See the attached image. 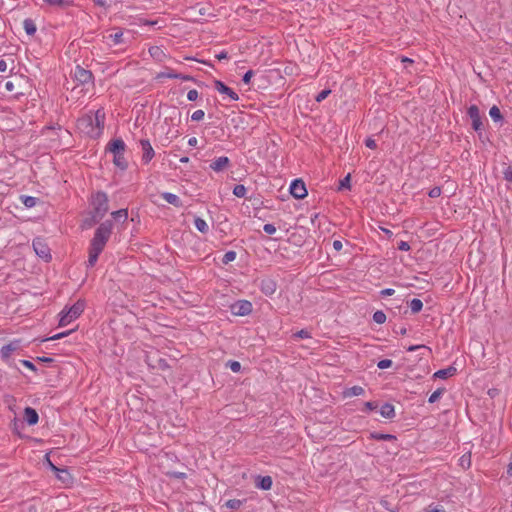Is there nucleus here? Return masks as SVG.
Listing matches in <instances>:
<instances>
[{"label":"nucleus","mask_w":512,"mask_h":512,"mask_svg":"<svg viewBox=\"0 0 512 512\" xmlns=\"http://www.w3.org/2000/svg\"><path fill=\"white\" fill-rule=\"evenodd\" d=\"M112 221L107 220L99 225L95 230L94 236L90 242L89 256L87 261V267L92 268L95 266L99 255L104 250L106 243L108 242L112 233Z\"/></svg>","instance_id":"obj_1"},{"label":"nucleus","mask_w":512,"mask_h":512,"mask_svg":"<svg viewBox=\"0 0 512 512\" xmlns=\"http://www.w3.org/2000/svg\"><path fill=\"white\" fill-rule=\"evenodd\" d=\"M105 111L100 108L95 113H87L77 120L78 130L92 139L99 138L104 130Z\"/></svg>","instance_id":"obj_2"},{"label":"nucleus","mask_w":512,"mask_h":512,"mask_svg":"<svg viewBox=\"0 0 512 512\" xmlns=\"http://www.w3.org/2000/svg\"><path fill=\"white\" fill-rule=\"evenodd\" d=\"M93 210L91 212L94 223L99 222L108 212V197L104 192H97L92 199Z\"/></svg>","instance_id":"obj_3"},{"label":"nucleus","mask_w":512,"mask_h":512,"mask_svg":"<svg viewBox=\"0 0 512 512\" xmlns=\"http://www.w3.org/2000/svg\"><path fill=\"white\" fill-rule=\"evenodd\" d=\"M85 302L78 300L71 307L64 308L60 313L59 326L63 327L77 319L84 311Z\"/></svg>","instance_id":"obj_4"},{"label":"nucleus","mask_w":512,"mask_h":512,"mask_svg":"<svg viewBox=\"0 0 512 512\" xmlns=\"http://www.w3.org/2000/svg\"><path fill=\"white\" fill-rule=\"evenodd\" d=\"M467 114L472 121V128L476 132L481 133L483 130V123L478 106L471 105L467 110Z\"/></svg>","instance_id":"obj_5"},{"label":"nucleus","mask_w":512,"mask_h":512,"mask_svg":"<svg viewBox=\"0 0 512 512\" xmlns=\"http://www.w3.org/2000/svg\"><path fill=\"white\" fill-rule=\"evenodd\" d=\"M231 312L236 316H246L252 312V303L247 300H239L231 305Z\"/></svg>","instance_id":"obj_6"},{"label":"nucleus","mask_w":512,"mask_h":512,"mask_svg":"<svg viewBox=\"0 0 512 512\" xmlns=\"http://www.w3.org/2000/svg\"><path fill=\"white\" fill-rule=\"evenodd\" d=\"M33 249L35 253L45 261H49L51 259L50 248L45 243V241L41 238H36L33 240Z\"/></svg>","instance_id":"obj_7"},{"label":"nucleus","mask_w":512,"mask_h":512,"mask_svg":"<svg viewBox=\"0 0 512 512\" xmlns=\"http://www.w3.org/2000/svg\"><path fill=\"white\" fill-rule=\"evenodd\" d=\"M290 193L296 199H303L307 196L305 183L301 179H295L290 185Z\"/></svg>","instance_id":"obj_8"},{"label":"nucleus","mask_w":512,"mask_h":512,"mask_svg":"<svg viewBox=\"0 0 512 512\" xmlns=\"http://www.w3.org/2000/svg\"><path fill=\"white\" fill-rule=\"evenodd\" d=\"M74 79L80 84L90 83L93 79V74L90 70H86L83 67L77 65L74 70Z\"/></svg>","instance_id":"obj_9"},{"label":"nucleus","mask_w":512,"mask_h":512,"mask_svg":"<svg viewBox=\"0 0 512 512\" xmlns=\"http://www.w3.org/2000/svg\"><path fill=\"white\" fill-rule=\"evenodd\" d=\"M214 87L219 93L227 95L232 101H238V94L234 92L230 87L225 85L222 81L215 80Z\"/></svg>","instance_id":"obj_10"},{"label":"nucleus","mask_w":512,"mask_h":512,"mask_svg":"<svg viewBox=\"0 0 512 512\" xmlns=\"http://www.w3.org/2000/svg\"><path fill=\"white\" fill-rule=\"evenodd\" d=\"M140 145L143 151L142 161L147 164L153 159L155 155L154 149L151 146L150 141L147 139H142L140 141Z\"/></svg>","instance_id":"obj_11"},{"label":"nucleus","mask_w":512,"mask_h":512,"mask_svg":"<svg viewBox=\"0 0 512 512\" xmlns=\"http://www.w3.org/2000/svg\"><path fill=\"white\" fill-rule=\"evenodd\" d=\"M20 347L19 341L10 342L7 345H4L0 350L1 358L4 361H8L11 354L16 351Z\"/></svg>","instance_id":"obj_12"},{"label":"nucleus","mask_w":512,"mask_h":512,"mask_svg":"<svg viewBox=\"0 0 512 512\" xmlns=\"http://www.w3.org/2000/svg\"><path fill=\"white\" fill-rule=\"evenodd\" d=\"M230 164V160L226 156L216 158L211 164L210 168L215 172H220L226 169Z\"/></svg>","instance_id":"obj_13"},{"label":"nucleus","mask_w":512,"mask_h":512,"mask_svg":"<svg viewBox=\"0 0 512 512\" xmlns=\"http://www.w3.org/2000/svg\"><path fill=\"white\" fill-rule=\"evenodd\" d=\"M125 143L122 139H114L109 144V150L115 155V154H124L125 151Z\"/></svg>","instance_id":"obj_14"},{"label":"nucleus","mask_w":512,"mask_h":512,"mask_svg":"<svg viewBox=\"0 0 512 512\" xmlns=\"http://www.w3.org/2000/svg\"><path fill=\"white\" fill-rule=\"evenodd\" d=\"M24 419L29 425H35L38 423L39 416L35 409L26 407L24 409Z\"/></svg>","instance_id":"obj_15"},{"label":"nucleus","mask_w":512,"mask_h":512,"mask_svg":"<svg viewBox=\"0 0 512 512\" xmlns=\"http://www.w3.org/2000/svg\"><path fill=\"white\" fill-rule=\"evenodd\" d=\"M276 282L272 279H264L261 281V291L265 295H272L276 291Z\"/></svg>","instance_id":"obj_16"},{"label":"nucleus","mask_w":512,"mask_h":512,"mask_svg":"<svg viewBox=\"0 0 512 512\" xmlns=\"http://www.w3.org/2000/svg\"><path fill=\"white\" fill-rule=\"evenodd\" d=\"M161 197L169 204L174 205L175 207H181L182 202L180 198L173 193L170 192H164L161 194Z\"/></svg>","instance_id":"obj_17"},{"label":"nucleus","mask_w":512,"mask_h":512,"mask_svg":"<svg viewBox=\"0 0 512 512\" xmlns=\"http://www.w3.org/2000/svg\"><path fill=\"white\" fill-rule=\"evenodd\" d=\"M272 478L270 476H258L256 487L262 490H269L272 487Z\"/></svg>","instance_id":"obj_18"},{"label":"nucleus","mask_w":512,"mask_h":512,"mask_svg":"<svg viewBox=\"0 0 512 512\" xmlns=\"http://www.w3.org/2000/svg\"><path fill=\"white\" fill-rule=\"evenodd\" d=\"M380 414L386 419H392L395 417L394 406L390 403H385L381 406Z\"/></svg>","instance_id":"obj_19"},{"label":"nucleus","mask_w":512,"mask_h":512,"mask_svg":"<svg viewBox=\"0 0 512 512\" xmlns=\"http://www.w3.org/2000/svg\"><path fill=\"white\" fill-rule=\"evenodd\" d=\"M455 373H456V368L453 366H450L446 369H441V370L436 371L434 373V377L440 378V379H446L450 376H453Z\"/></svg>","instance_id":"obj_20"},{"label":"nucleus","mask_w":512,"mask_h":512,"mask_svg":"<svg viewBox=\"0 0 512 512\" xmlns=\"http://www.w3.org/2000/svg\"><path fill=\"white\" fill-rule=\"evenodd\" d=\"M370 438L378 441H395L396 436L392 434H384L380 432H372L370 433Z\"/></svg>","instance_id":"obj_21"},{"label":"nucleus","mask_w":512,"mask_h":512,"mask_svg":"<svg viewBox=\"0 0 512 512\" xmlns=\"http://www.w3.org/2000/svg\"><path fill=\"white\" fill-rule=\"evenodd\" d=\"M194 226L201 233H207L209 230V226L206 221L200 217H196L194 219Z\"/></svg>","instance_id":"obj_22"},{"label":"nucleus","mask_w":512,"mask_h":512,"mask_svg":"<svg viewBox=\"0 0 512 512\" xmlns=\"http://www.w3.org/2000/svg\"><path fill=\"white\" fill-rule=\"evenodd\" d=\"M23 28L28 35H34L36 33V25L32 19H25L23 21Z\"/></svg>","instance_id":"obj_23"},{"label":"nucleus","mask_w":512,"mask_h":512,"mask_svg":"<svg viewBox=\"0 0 512 512\" xmlns=\"http://www.w3.org/2000/svg\"><path fill=\"white\" fill-rule=\"evenodd\" d=\"M113 162L121 170H125L128 167V163L124 157V154H115Z\"/></svg>","instance_id":"obj_24"},{"label":"nucleus","mask_w":512,"mask_h":512,"mask_svg":"<svg viewBox=\"0 0 512 512\" xmlns=\"http://www.w3.org/2000/svg\"><path fill=\"white\" fill-rule=\"evenodd\" d=\"M365 392L364 388L361 387V386H353L349 389H347L345 392H344V395L346 397H352V396H360V395H363Z\"/></svg>","instance_id":"obj_25"},{"label":"nucleus","mask_w":512,"mask_h":512,"mask_svg":"<svg viewBox=\"0 0 512 512\" xmlns=\"http://www.w3.org/2000/svg\"><path fill=\"white\" fill-rule=\"evenodd\" d=\"M149 53L154 59L158 61H162L163 57H165L164 51L158 46L150 47Z\"/></svg>","instance_id":"obj_26"},{"label":"nucleus","mask_w":512,"mask_h":512,"mask_svg":"<svg viewBox=\"0 0 512 512\" xmlns=\"http://www.w3.org/2000/svg\"><path fill=\"white\" fill-rule=\"evenodd\" d=\"M20 200L22 204L27 208H32L36 205L38 199L36 197L21 195Z\"/></svg>","instance_id":"obj_27"},{"label":"nucleus","mask_w":512,"mask_h":512,"mask_svg":"<svg viewBox=\"0 0 512 512\" xmlns=\"http://www.w3.org/2000/svg\"><path fill=\"white\" fill-rule=\"evenodd\" d=\"M56 477L63 483H68L71 479V475L65 468H60L59 471L55 472Z\"/></svg>","instance_id":"obj_28"},{"label":"nucleus","mask_w":512,"mask_h":512,"mask_svg":"<svg viewBox=\"0 0 512 512\" xmlns=\"http://www.w3.org/2000/svg\"><path fill=\"white\" fill-rule=\"evenodd\" d=\"M112 217L116 221H122L125 222L128 218V210L127 209H120L117 211L112 212Z\"/></svg>","instance_id":"obj_29"},{"label":"nucleus","mask_w":512,"mask_h":512,"mask_svg":"<svg viewBox=\"0 0 512 512\" xmlns=\"http://www.w3.org/2000/svg\"><path fill=\"white\" fill-rule=\"evenodd\" d=\"M409 307L411 309V312L415 314L422 310L423 303L420 299L414 298L410 301Z\"/></svg>","instance_id":"obj_30"},{"label":"nucleus","mask_w":512,"mask_h":512,"mask_svg":"<svg viewBox=\"0 0 512 512\" xmlns=\"http://www.w3.org/2000/svg\"><path fill=\"white\" fill-rule=\"evenodd\" d=\"M162 78L176 79L178 78V73L174 72L172 69L167 68L166 71L160 72L156 76V79L158 80Z\"/></svg>","instance_id":"obj_31"},{"label":"nucleus","mask_w":512,"mask_h":512,"mask_svg":"<svg viewBox=\"0 0 512 512\" xmlns=\"http://www.w3.org/2000/svg\"><path fill=\"white\" fill-rule=\"evenodd\" d=\"M45 3H47L50 6L59 7V8H65L70 6V2L67 0H43Z\"/></svg>","instance_id":"obj_32"},{"label":"nucleus","mask_w":512,"mask_h":512,"mask_svg":"<svg viewBox=\"0 0 512 512\" xmlns=\"http://www.w3.org/2000/svg\"><path fill=\"white\" fill-rule=\"evenodd\" d=\"M489 115L495 122L503 119L500 109L495 105L490 108Z\"/></svg>","instance_id":"obj_33"},{"label":"nucleus","mask_w":512,"mask_h":512,"mask_svg":"<svg viewBox=\"0 0 512 512\" xmlns=\"http://www.w3.org/2000/svg\"><path fill=\"white\" fill-rule=\"evenodd\" d=\"M243 504L242 500L239 499H230L225 503V506L231 510L239 509Z\"/></svg>","instance_id":"obj_34"},{"label":"nucleus","mask_w":512,"mask_h":512,"mask_svg":"<svg viewBox=\"0 0 512 512\" xmlns=\"http://www.w3.org/2000/svg\"><path fill=\"white\" fill-rule=\"evenodd\" d=\"M108 38L111 39V41L115 45L121 44L123 42V32L121 30H118L113 34H110Z\"/></svg>","instance_id":"obj_35"},{"label":"nucleus","mask_w":512,"mask_h":512,"mask_svg":"<svg viewBox=\"0 0 512 512\" xmlns=\"http://www.w3.org/2000/svg\"><path fill=\"white\" fill-rule=\"evenodd\" d=\"M246 192H247V189H246V187H245L244 185H242V184L235 185V187H234V189H233V194H234L236 197H239V198L245 197Z\"/></svg>","instance_id":"obj_36"},{"label":"nucleus","mask_w":512,"mask_h":512,"mask_svg":"<svg viewBox=\"0 0 512 512\" xmlns=\"http://www.w3.org/2000/svg\"><path fill=\"white\" fill-rule=\"evenodd\" d=\"M445 392V388H438L436 391H434L430 397H429V403H435L439 400V398L442 396V394Z\"/></svg>","instance_id":"obj_37"},{"label":"nucleus","mask_w":512,"mask_h":512,"mask_svg":"<svg viewBox=\"0 0 512 512\" xmlns=\"http://www.w3.org/2000/svg\"><path fill=\"white\" fill-rule=\"evenodd\" d=\"M373 320L377 324H383L386 321V315L383 311L378 310L373 314Z\"/></svg>","instance_id":"obj_38"},{"label":"nucleus","mask_w":512,"mask_h":512,"mask_svg":"<svg viewBox=\"0 0 512 512\" xmlns=\"http://www.w3.org/2000/svg\"><path fill=\"white\" fill-rule=\"evenodd\" d=\"M236 259V252L235 251H227L223 258H222V263L223 264H228L232 261H234Z\"/></svg>","instance_id":"obj_39"},{"label":"nucleus","mask_w":512,"mask_h":512,"mask_svg":"<svg viewBox=\"0 0 512 512\" xmlns=\"http://www.w3.org/2000/svg\"><path fill=\"white\" fill-rule=\"evenodd\" d=\"M421 512H446L443 506L440 505H429L425 507Z\"/></svg>","instance_id":"obj_40"},{"label":"nucleus","mask_w":512,"mask_h":512,"mask_svg":"<svg viewBox=\"0 0 512 512\" xmlns=\"http://www.w3.org/2000/svg\"><path fill=\"white\" fill-rule=\"evenodd\" d=\"M226 366L229 367L234 373H238L241 370V364L238 361L230 360L227 362Z\"/></svg>","instance_id":"obj_41"},{"label":"nucleus","mask_w":512,"mask_h":512,"mask_svg":"<svg viewBox=\"0 0 512 512\" xmlns=\"http://www.w3.org/2000/svg\"><path fill=\"white\" fill-rule=\"evenodd\" d=\"M459 461H460V466L465 469H468L471 465L470 455H463Z\"/></svg>","instance_id":"obj_42"},{"label":"nucleus","mask_w":512,"mask_h":512,"mask_svg":"<svg viewBox=\"0 0 512 512\" xmlns=\"http://www.w3.org/2000/svg\"><path fill=\"white\" fill-rule=\"evenodd\" d=\"M330 93H331L330 89H324L320 93L317 94V96L315 97V100L317 102H322L324 99H326L328 97V95Z\"/></svg>","instance_id":"obj_43"},{"label":"nucleus","mask_w":512,"mask_h":512,"mask_svg":"<svg viewBox=\"0 0 512 512\" xmlns=\"http://www.w3.org/2000/svg\"><path fill=\"white\" fill-rule=\"evenodd\" d=\"M205 116V113L203 110H196L191 115L192 121H201Z\"/></svg>","instance_id":"obj_44"},{"label":"nucleus","mask_w":512,"mask_h":512,"mask_svg":"<svg viewBox=\"0 0 512 512\" xmlns=\"http://www.w3.org/2000/svg\"><path fill=\"white\" fill-rule=\"evenodd\" d=\"M392 366V360L390 359H382L377 363V367L379 369H386Z\"/></svg>","instance_id":"obj_45"},{"label":"nucleus","mask_w":512,"mask_h":512,"mask_svg":"<svg viewBox=\"0 0 512 512\" xmlns=\"http://www.w3.org/2000/svg\"><path fill=\"white\" fill-rule=\"evenodd\" d=\"M428 195L429 197L431 198H437L441 195V188L438 187V186H435L433 187L429 192H428Z\"/></svg>","instance_id":"obj_46"},{"label":"nucleus","mask_w":512,"mask_h":512,"mask_svg":"<svg viewBox=\"0 0 512 512\" xmlns=\"http://www.w3.org/2000/svg\"><path fill=\"white\" fill-rule=\"evenodd\" d=\"M263 231L269 235H272L276 232V227L273 224H265L263 226Z\"/></svg>","instance_id":"obj_47"},{"label":"nucleus","mask_w":512,"mask_h":512,"mask_svg":"<svg viewBox=\"0 0 512 512\" xmlns=\"http://www.w3.org/2000/svg\"><path fill=\"white\" fill-rule=\"evenodd\" d=\"M350 180H351V177H350V174H348L347 176L344 177V179H342L340 181V189L342 188H350Z\"/></svg>","instance_id":"obj_48"},{"label":"nucleus","mask_w":512,"mask_h":512,"mask_svg":"<svg viewBox=\"0 0 512 512\" xmlns=\"http://www.w3.org/2000/svg\"><path fill=\"white\" fill-rule=\"evenodd\" d=\"M294 337L304 339V338H310V337H311V335H310V333H309L307 330L302 329V330H300V331L296 332V333L294 334Z\"/></svg>","instance_id":"obj_49"},{"label":"nucleus","mask_w":512,"mask_h":512,"mask_svg":"<svg viewBox=\"0 0 512 512\" xmlns=\"http://www.w3.org/2000/svg\"><path fill=\"white\" fill-rule=\"evenodd\" d=\"M198 95H199V94H198V91H197V90H195V89H192V90L188 91V93H187V99H188L189 101H195V100L198 98Z\"/></svg>","instance_id":"obj_50"},{"label":"nucleus","mask_w":512,"mask_h":512,"mask_svg":"<svg viewBox=\"0 0 512 512\" xmlns=\"http://www.w3.org/2000/svg\"><path fill=\"white\" fill-rule=\"evenodd\" d=\"M253 75H254V72H253L252 70H248V71L244 74V76H243V78H242V81H243L245 84H249V83H250V81H251V78L253 77Z\"/></svg>","instance_id":"obj_51"},{"label":"nucleus","mask_w":512,"mask_h":512,"mask_svg":"<svg viewBox=\"0 0 512 512\" xmlns=\"http://www.w3.org/2000/svg\"><path fill=\"white\" fill-rule=\"evenodd\" d=\"M365 145L370 148V149H376L377 148V144H376V141L369 137L365 140Z\"/></svg>","instance_id":"obj_52"},{"label":"nucleus","mask_w":512,"mask_h":512,"mask_svg":"<svg viewBox=\"0 0 512 512\" xmlns=\"http://www.w3.org/2000/svg\"><path fill=\"white\" fill-rule=\"evenodd\" d=\"M397 248H398L399 250H401V251H409V250H410V245H409V243H408V242H406V241H400V242L398 243Z\"/></svg>","instance_id":"obj_53"},{"label":"nucleus","mask_w":512,"mask_h":512,"mask_svg":"<svg viewBox=\"0 0 512 512\" xmlns=\"http://www.w3.org/2000/svg\"><path fill=\"white\" fill-rule=\"evenodd\" d=\"M71 333V331H67V332H62V333H58L50 338H48L47 340H57V339H61L67 335H69Z\"/></svg>","instance_id":"obj_54"},{"label":"nucleus","mask_w":512,"mask_h":512,"mask_svg":"<svg viewBox=\"0 0 512 512\" xmlns=\"http://www.w3.org/2000/svg\"><path fill=\"white\" fill-rule=\"evenodd\" d=\"M504 178H505V180L512 182V168L511 167H508L504 171Z\"/></svg>","instance_id":"obj_55"},{"label":"nucleus","mask_w":512,"mask_h":512,"mask_svg":"<svg viewBox=\"0 0 512 512\" xmlns=\"http://www.w3.org/2000/svg\"><path fill=\"white\" fill-rule=\"evenodd\" d=\"M21 363L23 366L27 367L30 370H36L35 365L29 360H22Z\"/></svg>","instance_id":"obj_56"},{"label":"nucleus","mask_w":512,"mask_h":512,"mask_svg":"<svg viewBox=\"0 0 512 512\" xmlns=\"http://www.w3.org/2000/svg\"><path fill=\"white\" fill-rule=\"evenodd\" d=\"M395 293V290L392 289V288H386V289H383L380 294L382 296H392L393 294Z\"/></svg>","instance_id":"obj_57"},{"label":"nucleus","mask_w":512,"mask_h":512,"mask_svg":"<svg viewBox=\"0 0 512 512\" xmlns=\"http://www.w3.org/2000/svg\"><path fill=\"white\" fill-rule=\"evenodd\" d=\"M8 69V64L4 59H0V72L4 73Z\"/></svg>","instance_id":"obj_58"},{"label":"nucleus","mask_w":512,"mask_h":512,"mask_svg":"<svg viewBox=\"0 0 512 512\" xmlns=\"http://www.w3.org/2000/svg\"><path fill=\"white\" fill-rule=\"evenodd\" d=\"M365 408L367 410H375L377 408V403L376 402H371V401L366 402L365 403Z\"/></svg>","instance_id":"obj_59"},{"label":"nucleus","mask_w":512,"mask_h":512,"mask_svg":"<svg viewBox=\"0 0 512 512\" xmlns=\"http://www.w3.org/2000/svg\"><path fill=\"white\" fill-rule=\"evenodd\" d=\"M343 247V244L340 240H334L333 241V248L336 250V251H340Z\"/></svg>","instance_id":"obj_60"},{"label":"nucleus","mask_w":512,"mask_h":512,"mask_svg":"<svg viewBox=\"0 0 512 512\" xmlns=\"http://www.w3.org/2000/svg\"><path fill=\"white\" fill-rule=\"evenodd\" d=\"M45 458H46V461H47V463H48L49 467H50L54 472L59 471V469H60V468H59V467H57V466H55V465L50 461V459H49V456H48V455H46V456H45Z\"/></svg>","instance_id":"obj_61"},{"label":"nucleus","mask_w":512,"mask_h":512,"mask_svg":"<svg viewBox=\"0 0 512 512\" xmlns=\"http://www.w3.org/2000/svg\"><path fill=\"white\" fill-rule=\"evenodd\" d=\"M177 79H181L183 81H193L194 80V78L192 76L183 75V74H180V73H178V78Z\"/></svg>","instance_id":"obj_62"},{"label":"nucleus","mask_w":512,"mask_h":512,"mask_svg":"<svg viewBox=\"0 0 512 512\" xmlns=\"http://www.w3.org/2000/svg\"><path fill=\"white\" fill-rule=\"evenodd\" d=\"M216 58L218 60H223L228 58V53L226 51H221L219 54L216 55Z\"/></svg>","instance_id":"obj_63"},{"label":"nucleus","mask_w":512,"mask_h":512,"mask_svg":"<svg viewBox=\"0 0 512 512\" xmlns=\"http://www.w3.org/2000/svg\"><path fill=\"white\" fill-rule=\"evenodd\" d=\"M5 89L9 92L14 91V83L11 81L6 82Z\"/></svg>","instance_id":"obj_64"}]
</instances>
